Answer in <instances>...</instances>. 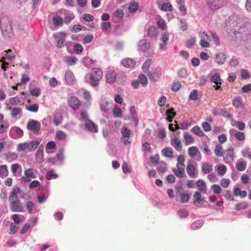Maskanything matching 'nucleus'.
Segmentation results:
<instances>
[{"label":"nucleus","instance_id":"c756f323","mask_svg":"<svg viewBox=\"0 0 251 251\" xmlns=\"http://www.w3.org/2000/svg\"><path fill=\"white\" fill-rule=\"evenodd\" d=\"M234 195L236 196H239L241 198H244L247 196V192L245 190L241 191L239 187H236L234 189Z\"/></svg>","mask_w":251,"mask_h":251},{"label":"nucleus","instance_id":"bb28decb","mask_svg":"<svg viewBox=\"0 0 251 251\" xmlns=\"http://www.w3.org/2000/svg\"><path fill=\"white\" fill-rule=\"evenodd\" d=\"M216 62L219 65L223 64L226 60V55L223 52L218 53L215 58Z\"/></svg>","mask_w":251,"mask_h":251},{"label":"nucleus","instance_id":"e433bc0d","mask_svg":"<svg viewBox=\"0 0 251 251\" xmlns=\"http://www.w3.org/2000/svg\"><path fill=\"white\" fill-rule=\"evenodd\" d=\"M58 175L55 173L54 171L52 170H50L47 172L46 177L48 180L55 179L57 178Z\"/></svg>","mask_w":251,"mask_h":251},{"label":"nucleus","instance_id":"aec40b11","mask_svg":"<svg viewBox=\"0 0 251 251\" xmlns=\"http://www.w3.org/2000/svg\"><path fill=\"white\" fill-rule=\"evenodd\" d=\"M135 61L131 58H125L122 60V65L126 68H133L135 65Z\"/></svg>","mask_w":251,"mask_h":251},{"label":"nucleus","instance_id":"f704fd0d","mask_svg":"<svg viewBox=\"0 0 251 251\" xmlns=\"http://www.w3.org/2000/svg\"><path fill=\"white\" fill-rule=\"evenodd\" d=\"M202 172L205 174H208L212 171V166L208 163H204L201 167Z\"/></svg>","mask_w":251,"mask_h":251},{"label":"nucleus","instance_id":"20e7f679","mask_svg":"<svg viewBox=\"0 0 251 251\" xmlns=\"http://www.w3.org/2000/svg\"><path fill=\"white\" fill-rule=\"evenodd\" d=\"M10 208L13 212H22L24 210L23 206L19 200L10 201Z\"/></svg>","mask_w":251,"mask_h":251},{"label":"nucleus","instance_id":"a878e982","mask_svg":"<svg viewBox=\"0 0 251 251\" xmlns=\"http://www.w3.org/2000/svg\"><path fill=\"white\" fill-rule=\"evenodd\" d=\"M162 154L163 156L165 157L172 158L173 151L172 149L170 147H165L164 149L162 150Z\"/></svg>","mask_w":251,"mask_h":251},{"label":"nucleus","instance_id":"de8ad7c7","mask_svg":"<svg viewBox=\"0 0 251 251\" xmlns=\"http://www.w3.org/2000/svg\"><path fill=\"white\" fill-rule=\"evenodd\" d=\"M235 137L239 141H243L245 139L244 133L241 131H237L235 134Z\"/></svg>","mask_w":251,"mask_h":251},{"label":"nucleus","instance_id":"6e6552de","mask_svg":"<svg viewBox=\"0 0 251 251\" xmlns=\"http://www.w3.org/2000/svg\"><path fill=\"white\" fill-rule=\"evenodd\" d=\"M210 80L212 82L216 84V86H214L215 90H218L221 89V85L222 83V80L219 74L216 73L212 75L210 77Z\"/></svg>","mask_w":251,"mask_h":251},{"label":"nucleus","instance_id":"a211bd4d","mask_svg":"<svg viewBox=\"0 0 251 251\" xmlns=\"http://www.w3.org/2000/svg\"><path fill=\"white\" fill-rule=\"evenodd\" d=\"M199 190L202 193L206 194L207 192V186L205 182L202 179H199L196 183Z\"/></svg>","mask_w":251,"mask_h":251},{"label":"nucleus","instance_id":"a18cd8bd","mask_svg":"<svg viewBox=\"0 0 251 251\" xmlns=\"http://www.w3.org/2000/svg\"><path fill=\"white\" fill-rule=\"evenodd\" d=\"M151 59H148L146 61V62L143 64L142 66V69L144 73H147L149 71V67L151 65Z\"/></svg>","mask_w":251,"mask_h":251},{"label":"nucleus","instance_id":"cd10ccee","mask_svg":"<svg viewBox=\"0 0 251 251\" xmlns=\"http://www.w3.org/2000/svg\"><path fill=\"white\" fill-rule=\"evenodd\" d=\"M29 146L28 143H27V142L20 143L18 145L17 151L20 152L23 151L29 152V146Z\"/></svg>","mask_w":251,"mask_h":251},{"label":"nucleus","instance_id":"6ab92c4d","mask_svg":"<svg viewBox=\"0 0 251 251\" xmlns=\"http://www.w3.org/2000/svg\"><path fill=\"white\" fill-rule=\"evenodd\" d=\"M150 47V44L146 40H142L139 42L138 48L139 49L142 51H147Z\"/></svg>","mask_w":251,"mask_h":251},{"label":"nucleus","instance_id":"bf43d9fd","mask_svg":"<svg viewBox=\"0 0 251 251\" xmlns=\"http://www.w3.org/2000/svg\"><path fill=\"white\" fill-rule=\"evenodd\" d=\"M236 168L239 171H243L246 169V165L243 162H240L236 164Z\"/></svg>","mask_w":251,"mask_h":251},{"label":"nucleus","instance_id":"7c9ffc66","mask_svg":"<svg viewBox=\"0 0 251 251\" xmlns=\"http://www.w3.org/2000/svg\"><path fill=\"white\" fill-rule=\"evenodd\" d=\"M8 175L7 167L5 165L0 166V176L2 178L6 177Z\"/></svg>","mask_w":251,"mask_h":251},{"label":"nucleus","instance_id":"7ed1b4c3","mask_svg":"<svg viewBox=\"0 0 251 251\" xmlns=\"http://www.w3.org/2000/svg\"><path fill=\"white\" fill-rule=\"evenodd\" d=\"M41 124L39 122L30 120L27 123V128L28 130L32 131L34 134L39 133L41 128Z\"/></svg>","mask_w":251,"mask_h":251},{"label":"nucleus","instance_id":"c9c22d12","mask_svg":"<svg viewBox=\"0 0 251 251\" xmlns=\"http://www.w3.org/2000/svg\"><path fill=\"white\" fill-rule=\"evenodd\" d=\"M62 12H64L65 14V16L64 17V22L65 24H69L71 21H72L75 18V16L73 13L70 14H68L66 13L67 11L66 10H62Z\"/></svg>","mask_w":251,"mask_h":251},{"label":"nucleus","instance_id":"0eeeda50","mask_svg":"<svg viewBox=\"0 0 251 251\" xmlns=\"http://www.w3.org/2000/svg\"><path fill=\"white\" fill-rule=\"evenodd\" d=\"M68 105L73 109L76 110L79 108L80 105V101L76 97H71L68 101Z\"/></svg>","mask_w":251,"mask_h":251},{"label":"nucleus","instance_id":"ddd939ff","mask_svg":"<svg viewBox=\"0 0 251 251\" xmlns=\"http://www.w3.org/2000/svg\"><path fill=\"white\" fill-rule=\"evenodd\" d=\"M234 159V153L233 149H229L226 151V156L224 157V161L226 163L232 162Z\"/></svg>","mask_w":251,"mask_h":251},{"label":"nucleus","instance_id":"338daca9","mask_svg":"<svg viewBox=\"0 0 251 251\" xmlns=\"http://www.w3.org/2000/svg\"><path fill=\"white\" fill-rule=\"evenodd\" d=\"M9 102L12 105H15L18 104L20 102V100L19 98L18 97H15L10 98L9 100Z\"/></svg>","mask_w":251,"mask_h":251},{"label":"nucleus","instance_id":"5fc2aeb1","mask_svg":"<svg viewBox=\"0 0 251 251\" xmlns=\"http://www.w3.org/2000/svg\"><path fill=\"white\" fill-rule=\"evenodd\" d=\"M124 14L122 10H117L114 12L113 15L114 18L121 19L123 17Z\"/></svg>","mask_w":251,"mask_h":251},{"label":"nucleus","instance_id":"393cba45","mask_svg":"<svg viewBox=\"0 0 251 251\" xmlns=\"http://www.w3.org/2000/svg\"><path fill=\"white\" fill-rule=\"evenodd\" d=\"M59 34L63 36V37H60L58 38L57 41V47L59 48H61L64 46V44L65 42V37L67 36V34L65 32H61Z\"/></svg>","mask_w":251,"mask_h":251},{"label":"nucleus","instance_id":"f3484780","mask_svg":"<svg viewBox=\"0 0 251 251\" xmlns=\"http://www.w3.org/2000/svg\"><path fill=\"white\" fill-rule=\"evenodd\" d=\"M100 107L101 111L106 112L110 109V103L105 98L102 99L100 102Z\"/></svg>","mask_w":251,"mask_h":251},{"label":"nucleus","instance_id":"3c124183","mask_svg":"<svg viewBox=\"0 0 251 251\" xmlns=\"http://www.w3.org/2000/svg\"><path fill=\"white\" fill-rule=\"evenodd\" d=\"M157 26L161 29H165L166 28V23L164 20L160 19L157 22Z\"/></svg>","mask_w":251,"mask_h":251},{"label":"nucleus","instance_id":"dca6fc26","mask_svg":"<svg viewBox=\"0 0 251 251\" xmlns=\"http://www.w3.org/2000/svg\"><path fill=\"white\" fill-rule=\"evenodd\" d=\"M232 104L235 107L237 108H243L244 107L242 98L240 96H237L234 98L232 101Z\"/></svg>","mask_w":251,"mask_h":251},{"label":"nucleus","instance_id":"9d476101","mask_svg":"<svg viewBox=\"0 0 251 251\" xmlns=\"http://www.w3.org/2000/svg\"><path fill=\"white\" fill-rule=\"evenodd\" d=\"M24 175L25 177H23L22 179L24 181L29 182L31 178H35L36 177L35 175L33 173V170L32 169H27L25 171Z\"/></svg>","mask_w":251,"mask_h":251},{"label":"nucleus","instance_id":"09e8293b","mask_svg":"<svg viewBox=\"0 0 251 251\" xmlns=\"http://www.w3.org/2000/svg\"><path fill=\"white\" fill-rule=\"evenodd\" d=\"M139 5L136 2L131 3L128 7V10L130 12H134L138 10Z\"/></svg>","mask_w":251,"mask_h":251},{"label":"nucleus","instance_id":"f8f14e48","mask_svg":"<svg viewBox=\"0 0 251 251\" xmlns=\"http://www.w3.org/2000/svg\"><path fill=\"white\" fill-rule=\"evenodd\" d=\"M84 126L85 128L90 132H97L98 131V126L91 120H87Z\"/></svg>","mask_w":251,"mask_h":251},{"label":"nucleus","instance_id":"412c9836","mask_svg":"<svg viewBox=\"0 0 251 251\" xmlns=\"http://www.w3.org/2000/svg\"><path fill=\"white\" fill-rule=\"evenodd\" d=\"M188 155L191 157H194L196 155H197L198 154H200V159H201V154L200 152L199 151L198 148L196 146H192L190 148H189L188 150Z\"/></svg>","mask_w":251,"mask_h":251},{"label":"nucleus","instance_id":"864d4df0","mask_svg":"<svg viewBox=\"0 0 251 251\" xmlns=\"http://www.w3.org/2000/svg\"><path fill=\"white\" fill-rule=\"evenodd\" d=\"M83 50V48L81 45L76 44L74 46V50L75 53L79 54L82 52Z\"/></svg>","mask_w":251,"mask_h":251},{"label":"nucleus","instance_id":"79ce46f5","mask_svg":"<svg viewBox=\"0 0 251 251\" xmlns=\"http://www.w3.org/2000/svg\"><path fill=\"white\" fill-rule=\"evenodd\" d=\"M157 32L156 28L154 26L150 27L148 31V35L151 37H155Z\"/></svg>","mask_w":251,"mask_h":251},{"label":"nucleus","instance_id":"1a4fd4ad","mask_svg":"<svg viewBox=\"0 0 251 251\" xmlns=\"http://www.w3.org/2000/svg\"><path fill=\"white\" fill-rule=\"evenodd\" d=\"M171 145L175 148V149L178 151L182 150V145L180 140L177 136L174 137L171 139Z\"/></svg>","mask_w":251,"mask_h":251},{"label":"nucleus","instance_id":"ea45409f","mask_svg":"<svg viewBox=\"0 0 251 251\" xmlns=\"http://www.w3.org/2000/svg\"><path fill=\"white\" fill-rule=\"evenodd\" d=\"M18 158V155L15 153L9 152L6 155V158L9 162L16 160Z\"/></svg>","mask_w":251,"mask_h":251},{"label":"nucleus","instance_id":"2f4dec72","mask_svg":"<svg viewBox=\"0 0 251 251\" xmlns=\"http://www.w3.org/2000/svg\"><path fill=\"white\" fill-rule=\"evenodd\" d=\"M43 160V151L39 148L36 153V161L38 163H41Z\"/></svg>","mask_w":251,"mask_h":251},{"label":"nucleus","instance_id":"f03ea898","mask_svg":"<svg viewBox=\"0 0 251 251\" xmlns=\"http://www.w3.org/2000/svg\"><path fill=\"white\" fill-rule=\"evenodd\" d=\"M206 3L211 10H216L227 2V0H206Z\"/></svg>","mask_w":251,"mask_h":251},{"label":"nucleus","instance_id":"72a5a7b5","mask_svg":"<svg viewBox=\"0 0 251 251\" xmlns=\"http://www.w3.org/2000/svg\"><path fill=\"white\" fill-rule=\"evenodd\" d=\"M65 59V63L69 66L73 65L77 61V59L74 56L67 57Z\"/></svg>","mask_w":251,"mask_h":251},{"label":"nucleus","instance_id":"13d9d810","mask_svg":"<svg viewBox=\"0 0 251 251\" xmlns=\"http://www.w3.org/2000/svg\"><path fill=\"white\" fill-rule=\"evenodd\" d=\"M113 115L115 117H121L122 116V111L119 107H115L113 109Z\"/></svg>","mask_w":251,"mask_h":251},{"label":"nucleus","instance_id":"4468645a","mask_svg":"<svg viewBox=\"0 0 251 251\" xmlns=\"http://www.w3.org/2000/svg\"><path fill=\"white\" fill-rule=\"evenodd\" d=\"M65 80L68 84H73L75 82L76 79L72 72L68 71L66 72Z\"/></svg>","mask_w":251,"mask_h":251},{"label":"nucleus","instance_id":"473e14b6","mask_svg":"<svg viewBox=\"0 0 251 251\" xmlns=\"http://www.w3.org/2000/svg\"><path fill=\"white\" fill-rule=\"evenodd\" d=\"M191 131L199 136L201 137L204 135L203 132L201 129V127L200 126H194L191 129Z\"/></svg>","mask_w":251,"mask_h":251},{"label":"nucleus","instance_id":"58836bf2","mask_svg":"<svg viewBox=\"0 0 251 251\" xmlns=\"http://www.w3.org/2000/svg\"><path fill=\"white\" fill-rule=\"evenodd\" d=\"M56 138L60 140H64L67 137V135L64 132L59 130L56 132Z\"/></svg>","mask_w":251,"mask_h":251},{"label":"nucleus","instance_id":"37998d69","mask_svg":"<svg viewBox=\"0 0 251 251\" xmlns=\"http://www.w3.org/2000/svg\"><path fill=\"white\" fill-rule=\"evenodd\" d=\"M52 20L54 25L57 26H61L62 25L63 20L62 18L59 16L54 17Z\"/></svg>","mask_w":251,"mask_h":251},{"label":"nucleus","instance_id":"49530a36","mask_svg":"<svg viewBox=\"0 0 251 251\" xmlns=\"http://www.w3.org/2000/svg\"><path fill=\"white\" fill-rule=\"evenodd\" d=\"M26 207L29 213H31L33 210L36 208L35 204L32 201H28L26 203Z\"/></svg>","mask_w":251,"mask_h":251},{"label":"nucleus","instance_id":"f257e3e1","mask_svg":"<svg viewBox=\"0 0 251 251\" xmlns=\"http://www.w3.org/2000/svg\"><path fill=\"white\" fill-rule=\"evenodd\" d=\"M103 77V72L99 68L93 69L90 73V81L91 85L93 87L98 86L99 81Z\"/></svg>","mask_w":251,"mask_h":251},{"label":"nucleus","instance_id":"69168bd1","mask_svg":"<svg viewBox=\"0 0 251 251\" xmlns=\"http://www.w3.org/2000/svg\"><path fill=\"white\" fill-rule=\"evenodd\" d=\"M211 189L213 190L215 194H220L221 192V188L218 184H214L211 186Z\"/></svg>","mask_w":251,"mask_h":251},{"label":"nucleus","instance_id":"e2e57ef3","mask_svg":"<svg viewBox=\"0 0 251 251\" xmlns=\"http://www.w3.org/2000/svg\"><path fill=\"white\" fill-rule=\"evenodd\" d=\"M161 40L165 45H167L168 41L169 40V34L168 33H164L161 35Z\"/></svg>","mask_w":251,"mask_h":251},{"label":"nucleus","instance_id":"39448f33","mask_svg":"<svg viewBox=\"0 0 251 251\" xmlns=\"http://www.w3.org/2000/svg\"><path fill=\"white\" fill-rule=\"evenodd\" d=\"M122 137L121 140L125 145H128L131 143L129 140L131 135V131L127 127H124L121 130Z\"/></svg>","mask_w":251,"mask_h":251},{"label":"nucleus","instance_id":"6e6d98bb","mask_svg":"<svg viewBox=\"0 0 251 251\" xmlns=\"http://www.w3.org/2000/svg\"><path fill=\"white\" fill-rule=\"evenodd\" d=\"M181 86V83L179 81L175 82L172 86V90L174 92H177L179 90Z\"/></svg>","mask_w":251,"mask_h":251},{"label":"nucleus","instance_id":"b1692460","mask_svg":"<svg viewBox=\"0 0 251 251\" xmlns=\"http://www.w3.org/2000/svg\"><path fill=\"white\" fill-rule=\"evenodd\" d=\"M183 138L186 145L191 144L194 142V138L192 135L188 132H185L183 134Z\"/></svg>","mask_w":251,"mask_h":251},{"label":"nucleus","instance_id":"c85d7f7f","mask_svg":"<svg viewBox=\"0 0 251 251\" xmlns=\"http://www.w3.org/2000/svg\"><path fill=\"white\" fill-rule=\"evenodd\" d=\"M214 153L218 157L224 156L223 148L221 144H217L214 150Z\"/></svg>","mask_w":251,"mask_h":251},{"label":"nucleus","instance_id":"4d7b16f0","mask_svg":"<svg viewBox=\"0 0 251 251\" xmlns=\"http://www.w3.org/2000/svg\"><path fill=\"white\" fill-rule=\"evenodd\" d=\"M217 171H218V173L219 175H224L226 173V167L224 165H220L218 167Z\"/></svg>","mask_w":251,"mask_h":251},{"label":"nucleus","instance_id":"0e129e2a","mask_svg":"<svg viewBox=\"0 0 251 251\" xmlns=\"http://www.w3.org/2000/svg\"><path fill=\"white\" fill-rule=\"evenodd\" d=\"M189 196L187 193H183L181 195L180 201L182 203H186L189 200Z\"/></svg>","mask_w":251,"mask_h":251},{"label":"nucleus","instance_id":"c03bdc74","mask_svg":"<svg viewBox=\"0 0 251 251\" xmlns=\"http://www.w3.org/2000/svg\"><path fill=\"white\" fill-rule=\"evenodd\" d=\"M11 110V115L13 117H16L17 115L22 113V109L20 107L11 108H8Z\"/></svg>","mask_w":251,"mask_h":251},{"label":"nucleus","instance_id":"052dcab7","mask_svg":"<svg viewBox=\"0 0 251 251\" xmlns=\"http://www.w3.org/2000/svg\"><path fill=\"white\" fill-rule=\"evenodd\" d=\"M8 128V125L7 123L4 122L0 125V134L6 132Z\"/></svg>","mask_w":251,"mask_h":251},{"label":"nucleus","instance_id":"774afa93","mask_svg":"<svg viewBox=\"0 0 251 251\" xmlns=\"http://www.w3.org/2000/svg\"><path fill=\"white\" fill-rule=\"evenodd\" d=\"M202 127L203 130L206 132L209 131L211 130V126L210 125L206 122L202 123Z\"/></svg>","mask_w":251,"mask_h":251},{"label":"nucleus","instance_id":"8fccbe9b","mask_svg":"<svg viewBox=\"0 0 251 251\" xmlns=\"http://www.w3.org/2000/svg\"><path fill=\"white\" fill-rule=\"evenodd\" d=\"M189 99L193 100H196L198 99V91L197 90H193L189 95Z\"/></svg>","mask_w":251,"mask_h":251},{"label":"nucleus","instance_id":"9b49d317","mask_svg":"<svg viewBox=\"0 0 251 251\" xmlns=\"http://www.w3.org/2000/svg\"><path fill=\"white\" fill-rule=\"evenodd\" d=\"M116 77V73L112 70L108 71L105 75L106 80L107 82L109 83H113L115 82Z\"/></svg>","mask_w":251,"mask_h":251},{"label":"nucleus","instance_id":"4c0bfd02","mask_svg":"<svg viewBox=\"0 0 251 251\" xmlns=\"http://www.w3.org/2000/svg\"><path fill=\"white\" fill-rule=\"evenodd\" d=\"M39 145V142L37 141H33L28 143L29 152L36 150Z\"/></svg>","mask_w":251,"mask_h":251},{"label":"nucleus","instance_id":"4be33fe9","mask_svg":"<svg viewBox=\"0 0 251 251\" xmlns=\"http://www.w3.org/2000/svg\"><path fill=\"white\" fill-rule=\"evenodd\" d=\"M157 3L158 4V7L162 11H172L173 10V6L172 4L169 2L164 3L161 6L160 5V2H159V0L157 1Z\"/></svg>","mask_w":251,"mask_h":251},{"label":"nucleus","instance_id":"5701e85b","mask_svg":"<svg viewBox=\"0 0 251 251\" xmlns=\"http://www.w3.org/2000/svg\"><path fill=\"white\" fill-rule=\"evenodd\" d=\"M20 192L21 190L18 187L13 189L8 198L9 201H10L15 200H19L18 199V194Z\"/></svg>","mask_w":251,"mask_h":251},{"label":"nucleus","instance_id":"2eb2a0df","mask_svg":"<svg viewBox=\"0 0 251 251\" xmlns=\"http://www.w3.org/2000/svg\"><path fill=\"white\" fill-rule=\"evenodd\" d=\"M194 202L195 206L199 207L201 202H203L204 201L201 199V195L199 192H195L193 195Z\"/></svg>","mask_w":251,"mask_h":251},{"label":"nucleus","instance_id":"603ef678","mask_svg":"<svg viewBox=\"0 0 251 251\" xmlns=\"http://www.w3.org/2000/svg\"><path fill=\"white\" fill-rule=\"evenodd\" d=\"M196 41V38L195 37H191L188 40L186 46L187 47L190 48H192L195 44Z\"/></svg>","mask_w":251,"mask_h":251},{"label":"nucleus","instance_id":"a19ab883","mask_svg":"<svg viewBox=\"0 0 251 251\" xmlns=\"http://www.w3.org/2000/svg\"><path fill=\"white\" fill-rule=\"evenodd\" d=\"M195 168L193 164H190L187 166L186 171L189 176H193L195 174Z\"/></svg>","mask_w":251,"mask_h":251},{"label":"nucleus","instance_id":"423d86ee","mask_svg":"<svg viewBox=\"0 0 251 251\" xmlns=\"http://www.w3.org/2000/svg\"><path fill=\"white\" fill-rule=\"evenodd\" d=\"M130 115L129 119L132 121L135 126H137L139 122L138 117L137 114L136 108L134 106H132L129 109Z\"/></svg>","mask_w":251,"mask_h":251},{"label":"nucleus","instance_id":"680f3d73","mask_svg":"<svg viewBox=\"0 0 251 251\" xmlns=\"http://www.w3.org/2000/svg\"><path fill=\"white\" fill-rule=\"evenodd\" d=\"M100 25L103 30L107 31L111 28V24L109 22H104L101 23Z\"/></svg>","mask_w":251,"mask_h":251}]
</instances>
